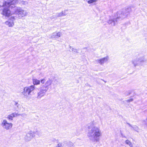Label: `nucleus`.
<instances>
[{
  "label": "nucleus",
  "mask_w": 147,
  "mask_h": 147,
  "mask_svg": "<svg viewBox=\"0 0 147 147\" xmlns=\"http://www.w3.org/2000/svg\"><path fill=\"white\" fill-rule=\"evenodd\" d=\"M94 121L91 122L88 127V136L92 142H98L99 138L102 136V133L100 127L94 125Z\"/></svg>",
  "instance_id": "obj_1"
},
{
  "label": "nucleus",
  "mask_w": 147,
  "mask_h": 147,
  "mask_svg": "<svg viewBox=\"0 0 147 147\" xmlns=\"http://www.w3.org/2000/svg\"><path fill=\"white\" fill-rule=\"evenodd\" d=\"M52 82V80L49 79L46 82L45 79L41 80L40 82L43 84L39 88V92L37 93L38 98H40L45 94L49 89V86L51 85Z\"/></svg>",
  "instance_id": "obj_2"
},
{
  "label": "nucleus",
  "mask_w": 147,
  "mask_h": 147,
  "mask_svg": "<svg viewBox=\"0 0 147 147\" xmlns=\"http://www.w3.org/2000/svg\"><path fill=\"white\" fill-rule=\"evenodd\" d=\"M128 13L126 10H125L124 11L119 10L115 15V18L109 19L108 23L109 24H111L113 26H115V22H117L122 20L127 16Z\"/></svg>",
  "instance_id": "obj_3"
},
{
  "label": "nucleus",
  "mask_w": 147,
  "mask_h": 147,
  "mask_svg": "<svg viewBox=\"0 0 147 147\" xmlns=\"http://www.w3.org/2000/svg\"><path fill=\"white\" fill-rule=\"evenodd\" d=\"M16 3V0H10L9 2H5L3 3V9H12L13 8L14 9H16V7L14 6V4Z\"/></svg>",
  "instance_id": "obj_4"
},
{
  "label": "nucleus",
  "mask_w": 147,
  "mask_h": 147,
  "mask_svg": "<svg viewBox=\"0 0 147 147\" xmlns=\"http://www.w3.org/2000/svg\"><path fill=\"white\" fill-rule=\"evenodd\" d=\"M35 88V87L34 85L25 87L24 89V91L22 92V93L24 96H28L30 94L31 92L34 90Z\"/></svg>",
  "instance_id": "obj_5"
},
{
  "label": "nucleus",
  "mask_w": 147,
  "mask_h": 147,
  "mask_svg": "<svg viewBox=\"0 0 147 147\" xmlns=\"http://www.w3.org/2000/svg\"><path fill=\"white\" fill-rule=\"evenodd\" d=\"M1 125L4 129L8 130L12 127L13 124L11 123H8L6 119H4L2 121Z\"/></svg>",
  "instance_id": "obj_6"
},
{
  "label": "nucleus",
  "mask_w": 147,
  "mask_h": 147,
  "mask_svg": "<svg viewBox=\"0 0 147 147\" xmlns=\"http://www.w3.org/2000/svg\"><path fill=\"white\" fill-rule=\"evenodd\" d=\"M35 136L34 132L30 131L26 134L24 138L26 141H29L30 140Z\"/></svg>",
  "instance_id": "obj_7"
},
{
  "label": "nucleus",
  "mask_w": 147,
  "mask_h": 147,
  "mask_svg": "<svg viewBox=\"0 0 147 147\" xmlns=\"http://www.w3.org/2000/svg\"><path fill=\"white\" fill-rule=\"evenodd\" d=\"M15 13L17 14L20 18L25 16L26 14V11L24 10H16Z\"/></svg>",
  "instance_id": "obj_8"
},
{
  "label": "nucleus",
  "mask_w": 147,
  "mask_h": 147,
  "mask_svg": "<svg viewBox=\"0 0 147 147\" xmlns=\"http://www.w3.org/2000/svg\"><path fill=\"white\" fill-rule=\"evenodd\" d=\"M109 59V57L107 56L102 59L96 60L95 61L100 65H102L104 63L107 62Z\"/></svg>",
  "instance_id": "obj_9"
},
{
  "label": "nucleus",
  "mask_w": 147,
  "mask_h": 147,
  "mask_svg": "<svg viewBox=\"0 0 147 147\" xmlns=\"http://www.w3.org/2000/svg\"><path fill=\"white\" fill-rule=\"evenodd\" d=\"M19 115L18 113H17L16 112L13 113L10 115H8L7 118L9 120H13V117H15L19 116Z\"/></svg>",
  "instance_id": "obj_10"
},
{
  "label": "nucleus",
  "mask_w": 147,
  "mask_h": 147,
  "mask_svg": "<svg viewBox=\"0 0 147 147\" xmlns=\"http://www.w3.org/2000/svg\"><path fill=\"white\" fill-rule=\"evenodd\" d=\"M62 33L61 32H54L52 34L51 38H58L60 37Z\"/></svg>",
  "instance_id": "obj_11"
},
{
  "label": "nucleus",
  "mask_w": 147,
  "mask_h": 147,
  "mask_svg": "<svg viewBox=\"0 0 147 147\" xmlns=\"http://www.w3.org/2000/svg\"><path fill=\"white\" fill-rule=\"evenodd\" d=\"M2 14L7 17L9 16L12 14L10 10H3Z\"/></svg>",
  "instance_id": "obj_12"
},
{
  "label": "nucleus",
  "mask_w": 147,
  "mask_h": 147,
  "mask_svg": "<svg viewBox=\"0 0 147 147\" xmlns=\"http://www.w3.org/2000/svg\"><path fill=\"white\" fill-rule=\"evenodd\" d=\"M68 11L67 10H65L62 11L61 12L58 13L57 14V16L59 17L64 16L66 15Z\"/></svg>",
  "instance_id": "obj_13"
},
{
  "label": "nucleus",
  "mask_w": 147,
  "mask_h": 147,
  "mask_svg": "<svg viewBox=\"0 0 147 147\" xmlns=\"http://www.w3.org/2000/svg\"><path fill=\"white\" fill-rule=\"evenodd\" d=\"M5 24L9 27H12L14 25V23L13 21L9 20L5 22Z\"/></svg>",
  "instance_id": "obj_14"
},
{
  "label": "nucleus",
  "mask_w": 147,
  "mask_h": 147,
  "mask_svg": "<svg viewBox=\"0 0 147 147\" xmlns=\"http://www.w3.org/2000/svg\"><path fill=\"white\" fill-rule=\"evenodd\" d=\"M138 59H136L132 61V63L134 64L135 67H136L138 65V63L139 62Z\"/></svg>",
  "instance_id": "obj_15"
},
{
  "label": "nucleus",
  "mask_w": 147,
  "mask_h": 147,
  "mask_svg": "<svg viewBox=\"0 0 147 147\" xmlns=\"http://www.w3.org/2000/svg\"><path fill=\"white\" fill-rule=\"evenodd\" d=\"M32 81L33 84L34 85L39 84L40 83V81L36 79H33Z\"/></svg>",
  "instance_id": "obj_16"
},
{
  "label": "nucleus",
  "mask_w": 147,
  "mask_h": 147,
  "mask_svg": "<svg viewBox=\"0 0 147 147\" xmlns=\"http://www.w3.org/2000/svg\"><path fill=\"white\" fill-rule=\"evenodd\" d=\"M66 144L69 147H74L75 146L74 144L73 143L70 142H67Z\"/></svg>",
  "instance_id": "obj_17"
},
{
  "label": "nucleus",
  "mask_w": 147,
  "mask_h": 147,
  "mask_svg": "<svg viewBox=\"0 0 147 147\" xmlns=\"http://www.w3.org/2000/svg\"><path fill=\"white\" fill-rule=\"evenodd\" d=\"M125 142L126 144L129 145L130 147H133V145L132 144L129 140H126L125 141Z\"/></svg>",
  "instance_id": "obj_18"
},
{
  "label": "nucleus",
  "mask_w": 147,
  "mask_h": 147,
  "mask_svg": "<svg viewBox=\"0 0 147 147\" xmlns=\"http://www.w3.org/2000/svg\"><path fill=\"white\" fill-rule=\"evenodd\" d=\"M131 129H133L138 132L139 130V128L136 125L133 126Z\"/></svg>",
  "instance_id": "obj_19"
},
{
  "label": "nucleus",
  "mask_w": 147,
  "mask_h": 147,
  "mask_svg": "<svg viewBox=\"0 0 147 147\" xmlns=\"http://www.w3.org/2000/svg\"><path fill=\"white\" fill-rule=\"evenodd\" d=\"M139 59V62L140 63H142V62H144L146 61V60L144 58H141L138 59Z\"/></svg>",
  "instance_id": "obj_20"
},
{
  "label": "nucleus",
  "mask_w": 147,
  "mask_h": 147,
  "mask_svg": "<svg viewBox=\"0 0 147 147\" xmlns=\"http://www.w3.org/2000/svg\"><path fill=\"white\" fill-rule=\"evenodd\" d=\"M64 144L62 143L59 142L57 145L56 147H64Z\"/></svg>",
  "instance_id": "obj_21"
},
{
  "label": "nucleus",
  "mask_w": 147,
  "mask_h": 147,
  "mask_svg": "<svg viewBox=\"0 0 147 147\" xmlns=\"http://www.w3.org/2000/svg\"><path fill=\"white\" fill-rule=\"evenodd\" d=\"M98 0H89L88 1V3H91L94 2H96Z\"/></svg>",
  "instance_id": "obj_22"
},
{
  "label": "nucleus",
  "mask_w": 147,
  "mask_h": 147,
  "mask_svg": "<svg viewBox=\"0 0 147 147\" xmlns=\"http://www.w3.org/2000/svg\"><path fill=\"white\" fill-rule=\"evenodd\" d=\"M18 115H19V116H21L23 117H26L27 116V115L25 113L18 114Z\"/></svg>",
  "instance_id": "obj_23"
},
{
  "label": "nucleus",
  "mask_w": 147,
  "mask_h": 147,
  "mask_svg": "<svg viewBox=\"0 0 147 147\" xmlns=\"http://www.w3.org/2000/svg\"><path fill=\"white\" fill-rule=\"evenodd\" d=\"M71 50H72V51H73L74 52H76V53H78V50H77V49H76L75 48H72Z\"/></svg>",
  "instance_id": "obj_24"
},
{
  "label": "nucleus",
  "mask_w": 147,
  "mask_h": 147,
  "mask_svg": "<svg viewBox=\"0 0 147 147\" xmlns=\"http://www.w3.org/2000/svg\"><path fill=\"white\" fill-rule=\"evenodd\" d=\"M14 103V105L16 106L17 108H18L19 105L18 104V103L16 102L15 101Z\"/></svg>",
  "instance_id": "obj_25"
},
{
  "label": "nucleus",
  "mask_w": 147,
  "mask_h": 147,
  "mask_svg": "<svg viewBox=\"0 0 147 147\" xmlns=\"http://www.w3.org/2000/svg\"><path fill=\"white\" fill-rule=\"evenodd\" d=\"M133 100V99L132 98L130 99L126 100L127 102H129L132 101Z\"/></svg>",
  "instance_id": "obj_26"
},
{
  "label": "nucleus",
  "mask_w": 147,
  "mask_h": 147,
  "mask_svg": "<svg viewBox=\"0 0 147 147\" xmlns=\"http://www.w3.org/2000/svg\"><path fill=\"white\" fill-rule=\"evenodd\" d=\"M127 124L130 127H131V129H132V127L133 126H132L130 124H129V123H127Z\"/></svg>",
  "instance_id": "obj_27"
},
{
  "label": "nucleus",
  "mask_w": 147,
  "mask_h": 147,
  "mask_svg": "<svg viewBox=\"0 0 147 147\" xmlns=\"http://www.w3.org/2000/svg\"><path fill=\"white\" fill-rule=\"evenodd\" d=\"M121 136H122L123 137H125L123 136L122 134H121Z\"/></svg>",
  "instance_id": "obj_28"
},
{
  "label": "nucleus",
  "mask_w": 147,
  "mask_h": 147,
  "mask_svg": "<svg viewBox=\"0 0 147 147\" xmlns=\"http://www.w3.org/2000/svg\"><path fill=\"white\" fill-rule=\"evenodd\" d=\"M71 46H70V48L71 49Z\"/></svg>",
  "instance_id": "obj_29"
},
{
  "label": "nucleus",
  "mask_w": 147,
  "mask_h": 147,
  "mask_svg": "<svg viewBox=\"0 0 147 147\" xmlns=\"http://www.w3.org/2000/svg\"><path fill=\"white\" fill-rule=\"evenodd\" d=\"M132 8V7H130V9H131V8Z\"/></svg>",
  "instance_id": "obj_30"
}]
</instances>
